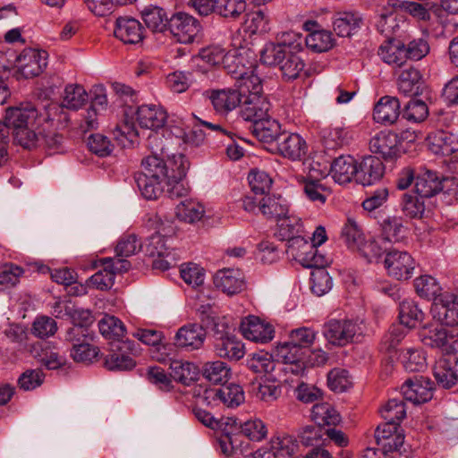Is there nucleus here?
<instances>
[{
  "instance_id": "79ce46f5",
  "label": "nucleus",
  "mask_w": 458,
  "mask_h": 458,
  "mask_svg": "<svg viewBox=\"0 0 458 458\" xmlns=\"http://www.w3.org/2000/svg\"><path fill=\"white\" fill-rule=\"evenodd\" d=\"M297 181L302 185L305 196L312 202L324 204L327 195L331 193L329 188L327 189L319 180H310L300 175Z\"/></svg>"
},
{
  "instance_id": "aec40b11",
  "label": "nucleus",
  "mask_w": 458,
  "mask_h": 458,
  "mask_svg": "<svg viewBox=\"0 0 458 458\" xmlns=\"http://www.w3.org/2000/svg\"><path fill=\"white\" fill-rule=\"evenodd\" d=\"M156 220L158 224L157 231L147 238L143 246L146 254L150 257H162V255L169 254V252H176L168 243L171 241L168 236L172 230L165 227L157 217H156Z\"/></svg>"
},
{
  "instance_id": "4468645a",
  "label": "nucleus",
  "mask_w": 458,
  "mask_h": 458,
  "mask_svg": "<svg viewBox=\"0 0 458 458\" xmlns=\"http://www.w3.org/2000/svg\"><path fill=\"white\" fill-rule=\"evenodd\" d=\"M370 149L377 157L394 161L401 156V141L395 133L380 131L371 139Z\"/></svg>"
},
{
  "instance_id": "7ed1b4c3",
  "label": "nucleus",
  "mask_w": 458,
  "mask_h": 458,
  "mask_svg": "<svg viewBox=\"0 0 458 458\" xmlns=\"http://www.w3.org/2000/svg\"><path fill=\"white\" fill-rule=\"evenodd\" d=\"M9 123V134L24 148L41 144L54 147L60 143L58 131L66 128L67 119L61 116H4Z\"/></svg>"
},
{
  "instance_id": "c756f323",
  "label": "nucleus",
  "mask_w": 458,
  "mask_h": 458,
  "mask_svg": "<svg viewBox=\"0 0 458 458\" xmlns=\"http://www.w3.org/2000/svg\"><path fill=\"white\" fill-rule=\"evenodd\" d=\"M259 210L267 219L280 221L289 213V204L281 196H266L259 201Z\"/></svg>"
},
{
  "instance_id": "dca6fc26",
  "label": "nucleus",
  "mask_w": 458,
  "mask_h": 458,
  "mask_svg": "<svg viewBox=\"0 0 458 458\" xmlns=\"http://www.w3.org/2000/svg\"><path fill=\"white\" fill-rule=\"evenodd\" d=\"M47 56L45 50L25 49L19 56V71L22 77L29 79L40 75L47 65Z\"/></svg>"
},
{
  "instance_id": "20e7f679",
  "label": "nucleus",
  "mask_w": 458,
  "mask_h": 458,
  "mask_svg": "<svg viewBox=\"0 0 458 458\" xmlns=\"http://www.w3.org/2000/svg\"><path fill=\"white\" fill-rule=\"evenodd\" d=\"M89 95L85 89L79 84H69L64 89V95L61 105L49 98L37 99L34 102L22 101L13 106L5 108V114H14V112H36L37 114H55L63 108L70 111H78L88 102Z\"/></svg>"
},
{
  "instance_id": "4d7b16f0",
  "label": "nucleus",
  "mask_w": 458,
  "mask_h": 458,
  "mask_svg": "<svg viewBox=\"0 0 458 458\" xmlns=\"http://www.w3.org/2000/svg\"><path fill=\"white\" fill-rule=\"evenodd\" d=\"M304 170L307 172L305 176L310 180H319L326 178L331 174L328 161L322 158V157H315L307 159L304 163Z\"/></svg>"
},
{
  "instance_id": "09e8293b",
  "label": "nucleus",
  "mask_w": 458,
  "mask_h": 458,
  "mask_svg": "<svg viewBox=\"0 0 458 458\" xmlns=\"http://www.w3.org/2000/svg\"><path fill=\"white\" fill-rule=\"evenodd\" d=\"M295 53H287L278 66L285 81L296 80L305 67L303 60Z\"/></svg>"
},
{
  "instance_id": "f3484780",
  "label": "nucleus",
  "mask_w": 458,
  "mask_h": 458,
  "mask_svg": "<svg viewBox=\"0 0 458 458\" xmlns=\"http://www.w3.org/2000/svg\"><path fill=\"white\" fill-rule=\"evenodd\" d=\"M240 330L244 338L256 343L265 344L274 337L273 327L256 316L244 318L241 322Z\"/></svg>"
},
{
  "instance_id": "774afa93",
  "label": "nucleus",
  "mask_w": 458,
  "mask_h": 458,
  "mask_svg": "<svg viewBox=\"0 0 458 458\" xmlns=\"http://www.w3.org/2000/svg\"><path fill=\"white\" fill-rule=\"evenodd\" d=\"M198 57L210 66H216L225 64L230 55L220 46H209L201 49Z\"/></svg>"
},
{
  "instance_id": "c85d7f7f",
  "label": "nucleus",
  "mask_w": 458,
  "mask_h": 458,
  "mask_svg": "<svg viewBox=\"0 0 458 458\" xmlns=\"http://www.w3.org/2000/svg\"><path fill=\"white\" fill-rule=\"evenodd\" d=\"M250 128L259 140L267 143L276 140L282 132L280 123L273 116H262L254 120Z\"/></svg>"
},
{
  "instance_id": "393cba45",
  "label": "nucleus",
  "mask_w": 458,
  "mask_h": 458,
  "mask_svg": "<svg viewBox=\"0 0 458 458\" xmlns=\"http://www.w3.org/2000/svg\"><path fill=\"white\" fill-rule=\"evenodd\" d=\"M385 174V165L379 157L369 156L359 164L357 182L364 186L380 181Z\"/></svg>"
},
{
  "instance_id": "5701e85b",
  "label": "nucleus",
  "mask_w": 458,
  "mask_h": 458,
  "mask_svg": "<svg viewBox=\"0 0 458 458\" xmlns=\"http://www.w3.org/2000/svg\"><path fill=\"white\" fill-rule=\"evenodd\" d=\"M359 165L353 157L342 155L335 158L330 164V172L334 181L339 184L352 182L355 176L358 179Z\"/></svg>"
},
{
  "instance_id": "f257e3e1",
  "label": "nucleus",
  "mask_w": 458,
  "mask_h": 458,
  "mask_svg": "<svg viewBox=\"0 0 458 458\" xmlns=\"http://www.w3.org/2000/svg\"><path fill=\"white\" fill-rule=\"evenodd\" d=\"M141 167L142 172L136 182L145 199H156L165 191L171 198L186 194L182 181L186 175L189 162L183 154H173L165 161L157 156H149L142 160Z\"/></svg>"
},
{
  "instance_id": "cd10ccee",
  "label": "nucleus",
  "mask_w": 458,
  "mask_h": 458,
  "mask_svg": "<svg viewBox=\"0 0 458 458\" xmlns=\"http://www.w3.org/2000/svg\"><path fill=\"white\" fill-rule=\"evenodd\" d=\"M399 12L394 7V0H388L386 4L379 7L377 11L375 25L377 30L386 38H391L394 34L399 25L396 21L395 13Z\"/></svg>"
},
{
  "instance_id": "e433bc0d",
  "label": "nucleus",
  "mask_w": 458,
  "mask_h": 458,
  "mask_svg": "<svg viewBox=\"0 0 458 458\" xmlns=\"http://www.w3.org/2000/svg\"><path fill=\"white\" fill-rule=\"evenodd\" d=\"M205 212V208L200 202L185 199L177 205L175 215L180 221L193 225L203 218Z\"/></svg>"
},
{
  "instance_id": "7c9ffc66",
  "label": "nucleus",
  "mask_w": 458,
  "mask_h": 458,
  "mask_svg": "<svg viewBox=\"0 0 458 458\" xmlns=\"http://www.w3.org/2000/svg\"><path fill=\"white\" fill-rule=\"evenodd\" d=\"M454 357L448 355L437 360L433 367V375L443 388H451L456 384Z\"/></svg>"
},
{
  "instance_id": "2eb2a0df",
  "label": "nucleus",
  "mask_w": 458,
  "mask_h": 458,
  "mask_svg": "<svg viewBox=\"0 0 458 458\" xmlns=\"http://www.w3.org/2000/svg\"><path fill=\"white\" fill-rule=\"evenodd\" d=\"M432 391V382L428 377L422 376L410 377L402 386L403 397L415 404L431 400L433 396Z\"/></svg>"
},
{
  "instance_id": "473e14b6",
  "label": "nucleus",
  "mask_w": 458,
  "mask_h": 458,
  "mask_svg": "<svg viewBox=\"0 0 458 458\" xmlns=\"http://www.w3.org/2000/svg\"><path fill=\"white\" fill-rule=\"evenodd\" d=\"M278 150L283 157L297 161L306 156L308 146L299 134L292 133L279 144Z\"/></svg>"
},
{
  "instance_id": "9d476101",
  "label": "nucleus",
  "mask_w": 458,
  "mask_h": 458,
  "mask_svg": "<svg viewBox=\"0 0 458 458\" xmlns=\"http://www.w3.org/2000/svg\"><path fill=\"white\" fill-rule=\"evenodd\" d=\"M431 313L434 319L458 332V296L445 292L432 303Z\"/></svg>"
},
{
  "instance_id": "8fccbe9b",
  "label": "nucleus",
  "mask_w": 458,
  "mask_h": 458,
  "mask_svg": "<svg viewBox=\"0 0 458 458\" xmlns=\"http://www.w3.org/2000/svg\"><path fill=\"white\" fill-rule=\"evenodd\" d=\"M423 316L422 310L412 300L405 299L400 303L399 318L402 325L409 328L415 327L423 319Z\"/></svg>"
},
{
  "instance_id": "603ef678",
  "label": "nucleus",
  "mask_w": 458,
  "mask_h": 458,
  "mask_svg": "<svg viewBox=\"0 0 458 458\" xmlns=\"http://www.w3.org/2000/svg\"><path fill=\"white\" fill-rule=\"evenodd\" d=\"M379 411L385 421L398 425L406 416L405 404L402 399H390Z\"/></svg>"
},
{
  "instance_id": "412c9836",
  "label": "nucleus",
  "mask_w": 458,
  "mask_h": 458,
  "mask_svg": "<svg viewBox=\"0 0 458 458\" xmlns=\"http://www.w3.org/2000/svg\"><path fill=\"white\" fill-rule=\"evenodd\" d=\"M114 37L124 44L135 45L144 38V28L141 23L131 17H119L115 21Z\"/></svg>"
},
{
  "instance_id": "39448f33",
  "label": "nucleus",
  "mask_w": 458,
  "mask_h": 458,
  "mask_svg": "<svg viewBox=\"0 0 458 458\" xmlns=\"http://www.w3.org/2000/svg\"><path fill=\"white\" fill-rule=\"evenodd\" d=\"M165 126V116H121L119 121L109 126L108 131L119 146L129 148L145 131H157Z\"/></svg>"
},
{
  "instance_id": "c03bdc74",
  "label": "nucleus",
  "mask_w": 458,
  "mask_h": 458,
  "mask_svg": "<svg viewBox=\"0 0 458 458\" xmlns=\"http://www.w3.org/2000/svg\"><path fill=\"white\" fill-rule=\"evenodd\" d=\"M414 287L420 297L433 300V302L436 301L439 295L444 293H441L442 288L437 280L428 275L417 277L414 280Z\"/></svg>"
},
{
  "instance_id": "bf43d9fd",
  "label": "nucleus",
  "mask_w": 458,
  "mask_h": 458,
  "mask_svg": "<svg viewBox=\"0 0 458 458\" xmlns=\"http://www.w3.org/2000/svg\"><path fill=\"white\" fill-rule=\"evenodd\" d=\"M245 11V0H216V13L222 17L236 20Z\"/></svg>"
},
{
  "instance_id": "13d9d810",
  "label": "nucleus",
  "mask_w": 458,
  "mask_h": 458,
  "mask_svg": "<svg viewBox=\"0 0 458 458\" xmlns=\"http://www.w3.org/2000/svg\"><path fill=\"white\" fill-rule=\"evenodd\" d=\"M288 52L277 43L268 42L260 51V61L263 64L270 67L279 66Z\"/></svg>"
},
{
  "instance_id": "0eeeda50",
  "label": "nucleus",
  "mask_w": 458,
  "mask_h": 458,
  "mask_svg": "<svg viewBox=\"0 0 458 458\" xmlns=\"http://www.w3.org/2000/svg\"><path fill=\"white\" fill-rule=\"evenodd\" d=\"M229 327L225 322H214L216 335L215 351L216 354L231 360H239L245 354L243 344L227 330Z\"/></svg>"
},
{
  "instance_id": "9b49d317",
  "label": "nucleus",
  "mask_w": 458,
  "mask_h": 458,
  "mask_svg": "<svg viewBox=\"0 0 458 458\" xmlns=\"http://www.w3.org/2000/svg\"><path fill=\"white\" fill-rule=\"evenodd\" d=\"M200 29L199 21L185 13H177L168 21L167 30L176 41L181 44L192 43Z\"/></svg>"
},
{
  "instance_id": "e2e57ef3",
  "label": "nucleus",
  "mask_w": 458,
  "mask_h": 458,
  "mask_svg": "<svg viewBox=\"0 0 458 458\" xmlns=\"http://www.w3.org/2000/svg\"><path fill=\"white\" fill-rule=\"evenodd\" d=\"M222 404L227 407H237L245 400L242 387L237 384H229L219 387Z\"/></svg>"
},
{
  "instance_id": "c9c22d12",
  "label": "nucleus",
  "mask_w": 458,
  "mask_h": 458,
  "mask_svg": "<svg viewBox=\"0 0 458 458\" xmlns=\"http://www.w3.org/2000/svg\"><path fill=\"white\" fill-rule=\"evenodd\" d=\"M269 449L277 458H289L298 453L299 444L293 436L278 434L270 439Z\"/></svg>"
},
{
  "instance_id": "f03ea898",
  "label": "nucleus",
  "mask_w": 458,
  "mask_h": 458,
  "mask_svg": "<svg viewBox=\"0 0 458 458\" xmlns=\"http://www.w3.org/2000/svg\"><path fill=\"white\" fill-rule=\"evenodd\" d=\"M228 73L236 80L234 88L205 92L215 110L228 113L239 107L241 113L247 114H267L271 105L262 95L261 80L254 71L229 70Z\"/></svg>"
},
{
  "instance_id": "a878e982",
  "label": "nucleus",
  "mask_w": 458,
  "mask_h": 458,
  "mask_svg": "<svg viewBox=\"0 0 458 458\" xmlns=\"http://www.w3.org/2000/svg\"><path fill=\"white\" fill-rule=\"evenodd\" d=\"M363 25L362 15L358 12H339L333 19V28L339 37H351Z\"/></svg>"
},
{
  "instance_id": "69168bd1",
  "label": "nucleus",
  "mask_w": 458,
  "mask_h": 458,
  "mask_svg": "<svg viewBox=\"0 0 458 458\" xmlns=\"http://www.w3.org/2000/svg\"><path fill=\"white\" fill-rule=\"evenodd\" d=\"M252 393L260 401L271 403L281 395L282 389L275 382L264 381L253 383Z\"/></svg>"
},
{
  "instance_id": "a19ab883",
  "label": "nucleus",
  "mask_w": 458,
  "mask_h": 458,
  "mask_svg": "<svg viewBox=\"0 0 458 458\" xmlns=\"http://www.w3.org/2000/svg\"><path fill=\"white\" fill-rule=\"evenodd\" d=\"M170 369L171 377L187 386L195 381L199 374L198 369L193 363L181 360H172Z\"/></svg>"
},
{
  "instance_id": "bb28decb",
  "label": "nucleus",
  "mask_w": 458,
  "mask_h": 458,
  "mask_svg": "<svg viewBox=\"0 0 458 458\" xmlns=\"http://www.w3.org/2000/svg\"><path fill=\"white\" fill-rule=\"evenodd\" d=\"M444 177L429 169L422 170L415 179L416 193L420 198H430L438 193L443 186Z\"/></svg>"
},
{
  "instance_id": "3c124183",
  "label": "nucleus",
  "mask_w": 458,
  "mask_h": 458,
  "mask_svg": "<svg viewBox=\"0 0 458 458\" xmlns=\"http://www.w3.org/2000/svg\"><path fill=\"white\" fill-rule=\"evenodd\" d=\"M304 42L308 48L317 53L327 52L334 46L332 33L326 30L309 33Z\"/></svg>"
},
{
  "instance_id": "4be33fe9",
  "label": "nucleus",
  "mask_w": 458,
  "mask_h": 458,
  "mask_svg": "<svg viewBox=\"0 0 458 458\" xmlns=\"http://www.w3.org/2000/svg\"><path fill=\"white\" fill-rule=\"evenodd\" d=\"M214 284L227 295H234L245 288L244 276L239 269L225 268L216 273Z\"/></svg>"
},
{
  "instance_id": "b1692460",
  "label": "nucleus",
  "mask_w": 458,
  "mask_h": 458,
  "mask_svg": "<svg viewBox=\"0 0 458 458\" xmlns=\"http://www.w3.org/2000/svg\"><path fill=\"white\" fill-rule=\"evenodd\" d=\"M206 339V330L199 324H188L182 327L175 335V344L178 347L190 350L199 349Z\"/></svg>"
},
{
  "instance_id": "680f3d73",
  "label": "nucleus",
  "mask_w": 458,
  "mask_h": 458,
  "mask_svg": "<svg viewBox=\"0 0 458 458\" xmlns=\"http://www.w3.org/2000/svg\"><path fill=\"white\" fill-rule=\"evenodd\" d=\"M421 199L416 192L404 193L401 202L403 214L411 218L421 217L425 209Z\"/></svg>"
},
{
  "instance_id": "72a5a7b5",
  "label": "nucleus",
  "mask_w": 458,
  "mask_h": 458,
  "mask_svg": "<svg viewBox=\"0 0 458 458\" xmlns=\"http://www.w3.org/2000/svg\"><path fill=\"white\" fill-rule=\"evenodd\" d=\"M34 357L47 369H57L65 364V357L61 355L57 348L49 343L34 347Z\"/></svg>"
},
{
  "instance_id": "423d86ee",
  "label": "nucleus",
  "mask_w": 458,
  "mask_h": 458,
  "mask_svg": "<svg viewBox=\"0 0 458 458\" xmlns=\"http://www.w3.org/2000/svg\"><path fill=\"white\" fill-rule=\"evenodd\" d=\"M138 352L133 341H114L110 343L109 353L105 357L104 365L111 371L131 370L136 366L134 356Z\"/></svg>"
},
{
  "instance_id": "052dcab7",
  "label": "nucleus",
  "mask_w": 458,
  "mask_h": 458,
  "mask_svg": "<svg viewBox=\"0 0 458 458\" xmlns=\"http://www.w3.org/2000/svg\"><path fill=\"white\" fill-rule=\"evenodd\" d=\"M394 7L399 12L409 13L418 21H427L430 20L429 11L420 3L406 0H394Z\"/></svg>"
},
{
  "instance_id": "864d4df0",
  "label": "nucleus",
  "mask_w": 458,
  "mask_h": 458,
  "mask_svg": "<svg viewBox=\"0 0 458 458\" xmlns=\"http://www.w3.org/2000/svg\"><path fill=\"white\" fill-rule=\"evenodd\" d=\"M143 246L135 234H123L116 244L115 256L113 259H126L143 249Z\"/></svg>"
},
{
  "instance_id": "0e129e2a",
  "label": "nucleus",
  "mask_w": 458,
  "mask_h": 458,
  "mask_svg": "<svg viewBox=\"0 0 458 458\" xmlns=\"http://www.w3.org/2000/svg\"><path fill=\"white\" fill-rule=\"evenodd\" d=\"M248 368L255 373L268 374L275 370L276 361L268 352L254 353L248 360Z\"/></svg>"
},
{
  "instance_id": "6ab92c4d",
  "label": "nucleus",
  "mask_w": 458,
  "mask_h": 458,
  "mask_svg": "<svg viewBox=\"0 0 458 458\" xmlns=\"http://www.w3.org/2000/svg\"><path fill=\"white\" fill-rule=\"evenodd\" d=\"M290 340L279 344L275 350L277 361H281L288 367L284 369L298 375L304 370V351L293 344Z\"/></svg>"
},
{
  "instance_id": "de8ad7c7",
  "label": "nucleus",
  "mask_w": 458,
  "mask_h": 458,
  "mask_svg": "<svg viewBox=\"0 0 458 458\" xmlns=\"http://www.w3.org/2000/svg\"><path fill=\"white\" fill-rule=\"evenodd\" d=\"M389 250L390 247L386 246L379 235L364 239L357 249L369 262H372L374 259L380 258L384 253L386 254Z\"/></svg>"
},
{
  "instance_id": "338daca9",
  "label": "nucleus",
  "mask_w": 458,
  "mask_h": 458,
  "mask_svg": "<svg viewBox=\"0 0 458 458\" xmlns=\"http://www.w3.org/2000/svg\"><path fill=\"white\" fill-rule=\"evenodd\" d=\"M248 181L251 191L255 194H265L267 193L273 183L270 175L262 170L252 169L249 175Z\"/></svg>"
},
{
  "instance_id": "1a4fd4ad",
  "label": "nucleus",
  "mask_w": 458,
  "mask_h": 458,
  "mask_svg": "<svg viewBox=\"0 0 458 458\" xmlns=\"http://www.w3.org/2000/svg\"><path fill=\"white\" fill-rule=\"evenodd\" d=\"M101 264L103 268L95 273L89 280L94 288L101 291L113 286L116 274L125 273L131 268V262L123 259L105 258L101 259Z\"/></svg>"
},
{
  "instance_id": "ddd939ff",
  "label": "nucleus",
  "mask_w": 458,
  "mask_h": 458,
  "mask_svg": "<svg viewBox=\"0 0 458 458\" xmlns=\"http://www.w3.org/2000/svg\"><path fill=\"white\" fill-rule=\"evenodd\" d=\"M416 263L405 250H389L385 259L387 274L397 280H407L411 277Z\"/></svg>"
},
{
  "instance_id": "a211bd4d",
  "label": "nucleus",
  "mask_w": 458,
  "mask_h": 458,
  "mask_svg": "<svg viewBox=\"0 0 458 458\" xmlns=\"http://www.w3.org/2000/svg\"><path fill=\"white\" fill-rule=\"evenodd\" d=\"M443 326L428 330L421 335V341L426 346L439 348L447 354H451L454 352L455 345L458 344L457 340L454 339L455 336H458V332H455L456 329H447Z\"/></svg>"
},
{
  "instance_id": "f704fd0d",
  "label": "nucleus",
  "mask_w": 458,
  "mask_h": 458,
  "mask_svg": "<svg viewBox=\"0 0 458 458\" xmlns=\"http://www.w3.org/2000/svg\"><path fill=\"white\" fill-rule=\"evenodd\" d=\"M378 55L387 64L401 67L406 63L404 44L400 40H387L379 47Z\"/></svg>"
},
{
  "instance_id": "f8f14e48",
  "label": "nucleus",
  "mask_w": 458,
  "mask_h": 458,
  "mask_svg": "<svg viewBox=\"0 0 458 458\" xmlns=\"http://www.w3.org/2000/svg\"><path fill=\"white\" fill-rule=\"evenodd\" d=\"M112 89L118 96L119 105L124 106L122 114H146L150 112L155 113V114H167L166 110L159 104L133 105L135 91L125 84L114 82L112 83Z\"/></svg>"
},
{
  "instance_id": "5fc2aeb1",
  "label": "nucleus",
  "mask_w": 458,
  "mask_h": 458,
  "mask_svg": "<svg viewBox=\"0 0 458 458\" xmlns=\"http://www.w3.org/2000/svg\"><path fill=\"white\" fill-rule=\"evenodd\" d=\"M322 138L327 148L335 149L348 144L352 136L346 128L335 127L324 130L322 132Z\"/></svg>"
},
{
  "instance_id": "2f4dec72",
  "label": "nucleus",
  "mask_w": 458,
  "mask_h": 458,
  "mask_svg": "<svg viewBox=\"0 0 458 458\" xmlns=\"http://www.w3.org/2000/svg\"><path fill=\"white\" fill-rule=\"evenodd\" d=\"M429 140V148L436 155L448 157L458 150V139L451 132L438 131Z\"/></svg>"
},
{
  "instance_id": "58836bf2",
  "label": "nucleus",
  "mask_w": 458,
  "mask_h": 458,
  "mask_svg": "<svg viewBox=\"0 0 458 458\" xmlns=\"http://www.w3.org/2000/svg\"><path fill=\"white\" fill-rule=\"evenodd\" d=\"M404 232L405 229L400 217H387L381 225V234L379 236L386 246H389L391 243L402 242L404 238Z\"/></svg>"
},
{
  "instance_id": "a18cd8bd",
  "label": "nucleus",
  "mask_w": 458,
  "mask_h": 458,
  "mask_svg": "<svg viewBox=\"0 0 458 458\" xmlns=\"http://www.w3.org/2000/svg\"><path fill=\"white\" fill-rule=\"evenodd\" d=\"M98 328L101 335L111 342L123 341L125 327L116 317L106 315L99 320Z\"/></svg>"
},
{
  "instance_id": "37998d69",
  "label": "nucleus",
  "mask_w": 458,
  "mask_h": 458,
  "mask_svg": "<svg viewBox=\"0 0 458 458\" xmlns=\"http://www.w3.org/2000/svg\"><path fill=\"white\" fill-rule=\"evenodd\" d=\"M141 17L148 29L154 32H163L168 28L166 13L157 6L146 7L141 11Z\"/></svg>"
},
{
  "instance_id": "6e6d98bb",
  "label": "nucleus",
  "mask_w": 458,
  "mask_h": 458,
  "mask_svg": "<svg viewBox=\"0 0 458 458\" xmlns=\"http://www.w3.org/2000/svg\"><path fill=\"white\" fill-rule=\"evenodd\" d=\"M311 291L318 296H322L328 293L332 286L333 281L329 273L325 269V267H316L311 272Z\"/></svg>"
},
{
  "instance_id": "4c0bfd02",
  "label": "nucleus",
  "mask_w": 458,
  "mask_h": 458,
  "mask_svg": "<svg viewBox=\"0 0 458 458\" xmlns=\"http://www.w3.org/2000/svg\"><path fill=\"white\" fill-rule=\"evenodd\" d=\"M421 74L414 67H408L401 72L398 77L399 91L404 95L417 96L421 87Z\"/></svg>"
},
{
  "instance_id": "49530a36",
  "label": "nucleus",
  "mask_w": 458,
  "mask_h": 458,
  "mask_svg": "<svg viewBox=\"0 0 458 458\" xmlns=\"http://www.w3.org/2000/svg\"><path fill=\"white\" fill-rule=\"evenodd\" d=\"M203 377L211 383H225L231 376V369L221 360L208 361L203 365Z\"/></svg>"
},
{
  "instance_id": "6e6552de",
  "label": "nucleus",
  "mask_w": 458,
  "mask_h": 458,
  "mask_svg": "<svg viewBox=\"0 0 458 458\" xmlns=\"http://www.w3.org/2000/svg\"><path fill=\"white\" fill-rule=\"evenodd\" d=\"M361 334L360 324L351 319H330L323 329V335L332 344L344 346Z\"/></svg>"
},
{
  "instance_id": "ea45409f",
  "label": "nucleus",
  "mask_w": 458,
  "mask_h": 458,
  "mask_svg": "<svg viewBox=\"0 0 458 458\" xmlns=\"http://www.w3.org/2000/svg\"><path fill=\"white\" fill-rule=\"evenodd\" d=\"M311 419L319 427L335 426L341 421V416L338 411L327 403L313 405Z\"/></svg>"
}]
</instances>
